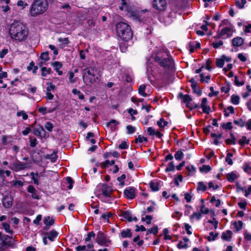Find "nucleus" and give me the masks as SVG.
<instances>
[{
    "instance_id": "c9c22d12",
    "label": "nucleus",
    "mask_w": 251,
    "mask_h": 251,
    "mask_svg": "<svg viewBox=\"0 0 251 251\" xmlns=\"http://www.w3.org/2000/svg\"><path fill=\"white\" fill-rule=\"evenodd\" d=\"M51 66H53L55 71L60 70L63 67L62 63L57 61L52 63Z\"/></svg>"
},
{
    "instance_id": "3c124183",
    "label": "nucleus",
    "mask_w": 251,
    "mask_h": 251,
    "mask_svg": "<svg viewBox=\"0 0 251 251\" xmlns=\"http://www.w3.org/2000/svg\"><path fill=\"white\" fill-rule=\"evenodd\" d=\"M175 157L176 160H180L183 157V153L181 151H177L175 154Z\"/></svg>"
},
{
    "instance_id": "338daca9",
    "label": "nucleus",
    "mask_w": 251,
    "mask_h": 251,
    "mask_svg": "<svg viewBox=\"0 0 251 251\" xmlns=\"http://www.w3.org/2000/svg\"><path fill=\"white\" fill-rule=\"evenodd\" d=\"M126 128L127 130V133L130 134L133 133L136 130L135 127L130 125L127 126Z\"/></svg>"
},
{
    "instance_id": "774afa93",
    "label": "nucleus",
    "mask_w": 251,
    "mask_h": 251,
    "mask_svg": "<svg viewBox=\"0 0 251 251\" xmlns=\"http://www.w3.org/2000/svg\"><path fill=\"white\" fill-rule=\"evenodd\" d=\"M45 127L49 131H51L53 127V125L50 122H46Z\"/></svg>"
},
{
    "instance_id": "1a4fd4ad",
    "label": "nucleus",
    "mask_w": 251,
    "mask_h": 251,
    "mask_svg": "<svg viewBox=\"0 0 251 251\" xmlns=\"http://www.w3.org/2000/svg\"><path fill=\"white\" fill-rule=\"evenodd\" d=\"M28 167V164L16 160L13 163H11L8 168L15 172H18L24 170Z\"/></svg>"
},
{
    "instance_id": "2eb2a0df",
    "label": "nucleus",
    "mask_w": 251,
    "mask_h": 251,
    "mask_svg": "<svg viewBox=\"0 0 251 251\" xmlns=\"http://www.w3.org/2000/svg\"><path fill=\"white\" fill-rule=\"evenodd\" d=\"M27 192L31 194V197L34 199H39L38 191L32 185H29L27 188Z\"/></svg>"
},
{
    "instance_id": "09e8293b",
    "label": "nucleus",
    "mask_w": 251,
    "mask_h": 251,
    "mask_svg": "<svg viewBox=\"0 0 251 251\" xmlns=\"http://www.w3.org/2000/svg\"><path fill=\"white\" fill-rule=\"evenodd\" d=\"M158 233V227L155 226L151 229H149L147 231V234L153 233L155 235Z\"/></svg>"
},
{
    "instance_id": "603ef678",
    "label": "nucleus",
    "mask_w": 251,
    "mask_h": 251,
    "mask_svg": "<svg viewBox=\"0 0 251 251\" xmlns=\"http://www.w3.org/2000/svg\"><path fill=\"white\" fill-rule=\"evenodd\" d=\"M74 73L73 72H69V80L71 83H74L76 82V78H74Z\"/></svg>"
},
{
    "instance_id": "13d9d810",
    "label": "nucleus",
    "mask_w": 251,
    "mask_h": 251,
    "mask_svg": "<svg viewBox=\"0 0 251 251\" xmlns=\"http://www.w3.org/2000/svg\"><path fill=\"white\" fill-rule=\"evenodd\" d=\"M150 188L153 191H157L159 190L158 184L157 183L151 182L150 183Z\"/></svg>"
},
{
    "instance_id": "2f4dec72",
    "label": "nucleus",
    "mask_w": 251,
    "mask_h": 251,
    "mask_svg": "<svg viewBox=\"0 0 251 251\" xmlns=\"http://www.w3.org/2000/svg\"><path fill=\"white\" fill-rule=\"evenodd\" d=\"M168 124V122L165 121L163 118H160L159 120L157 122V126L160 128H164L167 126Z\"/></svg>"
},
{
    "instance_id": "5fc2aeb1",
    "label": "nucleus",
    "mask_w": 251,
    "mask_h": 251,
    "mask_svg": "<svg viewBox=\"0 0 251 251\" xmlns=\"http://www.w3.org/2000/svg\"><path fill=\"white\" fill-rule=\"evenodd\" d=\"M17 116L19 117H22L23 120H26L28 118L27 114L26 113H25L24 111L18 112L17 113Z\"/></svg>"
},
{
    "instance_id": "a18cd8bd",
    "label": "nucleus",
    "mask_w": 251,
    "mask_h": 251,
    "mask_svg": "<svg viewBox=\"0 0 251 251\" xmlns=\"http://www.w3.org/2000/svg\"><path fill=\"white\" fill-rule=\"evenodd\" d=\"M2 226L4 229L5 232L8 233L12 234L13 233V230L10 229V225L6 223H2Z\"/></svg>"
},
{
    "instance_id": "a211bd4d",
    "label": "nucleus",
    "mask_w": 251,
    "mask_h": 251,
    "mask_svg": "<svg viewBox=\"0 0 251 251\" xmlns=\"http://www.w3.org/2000/svg\"><path fill=\"white\" fill-rule=\"evenodd\" d=\"M120 216L123 217L125 220H126L128 222L132 221V218L131 216V213L128 211H121L119 215Z\"/></svg>"
},
{
    "instance_id": "de8ad7c7",
    "label": "nucleus",
    "mask_w": 251,
    "mask_h": 251,
    "mask_svg": "<svg viewBox=\"0 0 251 251\" xmlns=\"http://www.w3.org/2000/svg\"><path fill=\"white\" fill-rule=\"evenodd\" d=\"M218 234H219L218 233L214 234L213 232H211L209 233V236L207 237V239L209 241L215 240L218 236Z\"/></svg>"
},
{
    "instance_id": "9b49d317",
    "label": "nucleus",
    "mask_w": 251,
    "mask_h": 251,
    "mask_svg": "<svg viewBox=\"0 0 251 251\" xmlns=\"http://www.w3.org/2000/svg\"><path fill=\"white\" fill-rule=\"evenodd\" d=\"M96 242L100 245L107 246V244L109 243L110 241L107 238L103 233L99 231L97 235Z\"/></svg>"
},
{
    "instance_id": "412c9836",
    "label": "nucleus",
    "mask_w": 251,
    "mask_h": 251,
    "mask_svg": "<svg viewBox=\"0 0 251 251\" xmlns=\"http://www.w3.org/2000/svg\"><path fill=\"white\" fill-rule=\"evenodd\" d=\"M58 41L61 43H62L60 45L62 48L63 47L68 46L69 44H70L71 42L69 40L68 37L66 38H58Z\"/></svg>"
},
{
    "instance_id": "423d86ee",
    "label": "nucleus",
    "mask_w": 251,
    "mask_h": 251,
    "mask_svg": "<svg viewBox=\"0 0 251 251\" xmlns=\"http://www.w3.org/2000/svg\"><path fill=\"white\" fill-rule=\"evenodd\" d=\"M177 98L181 100L182 103L185 104L187 108H189V110H193L194 108L200 107L199 103L193 102L192 98L188 94L184 95L182 92H179Z\"/></svg>"
},
{
    "instance_id": "4468645a",
    "label": "nucleus",
    "mask_w": 251,
    "mask_h": 251,
    "mask_svg": "<svg viewBox=\"0 0 251 251\" xmlns=\"http://www.w3.org/2000/svg\"><path fill=\"white\" fill-rule=\"evenodd\" d=\"M13 199L10 196H5L2 200V204L6 208H10L13 204Z\"/></svg>"
},
{
    "instance_id": "72a5a7b5",
    "label": "nucleus",
    "mask_w": 251,
    "mask_h": 251,
    "mask_svg": "<svg viewBox=\"0 0 251 251\" xmlns=\"http://www.w3.org/2000/svg\"><path fill=\"white\" fill-rule=\"evenodd\" d=\"M119 124L118 122L116 121L115 120H111L109 122L106 124V125L108 126H110L112 130H114L115 129V126Z\"/></svg>"
},
{
    "instance_id": "4be33fe9",
    "label": "nucleus",
    "mask_w": 251,
    "mask_h": 251,
    "mask_svg": "<svg viewBox=\"0 0 251 251\" xmlns=\"http://www.w3.org/2000/svg\"><path fill=\"white\" fill-rule=\"evenodd\" d=\"M48 237L47 238L51 241L54 240V239L58 235V232L55 230H52L51 231L47 232L46 233Z\"/></svg>"
},
{
    "instance_id": "58836bf2",
    "label": "nucleus",
    "mask_w": 251,
    "mask_h": 251,
    "mask_svg": "<svg viewBox=\"0 0 251 251\" xmlns=\"http://www.w3.org/2000/svg\"><path fill=\"white\" fill-rule=\"evenodd\" d=\"M243 223L241 221L235 222L233 223L234 227L236 229V231H239L243 227Z\"/></svg>"
},
{
    "instance_id": "393cba45",
    "label": "nucleus",
    "mask_w": 251,
    "mask_h": 251,
    "mask_svg": "<svg viewBox=\"0 0 251 251\" xmlns=\"http://www.w3.org/2000/svg\"><path fill=\"white\" fill-rule=\"evenodd\" d=\"M8 183L15 188L21 187L24 185V182L19 180H13Z\"/></svg>"
},
{
    "instance_id": "ea45409f",
    "label": "nucleus",
    "mask_w": 251,
    "mask_h": 251,
    "mask_svg": "<svg viewBox=\"0 0 251 251\" xmlns=\"http://www.w3.org/2000/svg\"><path fill=\"white\" fill-rule=\"evenodd\" d=\"M207 99L206 98H203L201 100V107L202 108V110H210V107L209 106H206L205 104L207 103Z\"/></svg>"
},
{
    "instance_id": "a878e982",
    "label": "nucleus",
    "mask_w": 251,
    "mask_h": 251,
    "mask_svg": "<svg viewBox=\"0 0 251 251\" xmlns=\"http://www.w3.org/2000/svg\"><path fill=\"white\" fill-rule=\"evenodd\" d=\"M231 28L229 27H226L221 29L220 33L221 35L223 36L225 35H227V38L230 37L232 36V34H229V32H230Z\"/></svg>"
},
{
    "instance_id": "7ed1b4c3",
    "label": "nucleus",
    "mask_w": 251,
    "mask_h": 251,
    "mask_svg": "<svg viewBox=\"0 0 251 251\" xmlns=\"http://www.w3.org/2000/svg\"><path fill=\"white\" fill-rule=\"evenodd\" d=\"M116 31L117 35L123 41L128 42L133 37L131 28L127 24L120 22L116 24Z\"/></svg>"
},
{
    "instance_id": "f03ea898",
    "label": "nucleus",
    "mask_w": 251,
    "mask_h": 251,
    "mask_svg": "<svg viewBox=\"0 0 251 251\" xmlns=\"http://www.w3.org/2000/svg\"><path fill=\"white\" fill-rule=\"evenodd\" d=\"M84 83L86 85L99 84L100 81L101 75L95 66L87 67L82 70Z\"/></svg>"
},
{
    "instance_id": "c85d7f7f",
    "label": "nucleus",
    "mask_w": 251,
    "mask_h": 251,
    "mask_svg": "<svg viewBox=\"0 0 251 251\" xmlns=\"http://www.w3.org/2000/svg\"><path fill=\"white\" fill-rule=\"evenodd\" d=\"M146 88V86L145 84L140 85L138 88L139 94L144 97H146L148 95L145 92Z\"/></svg>"
},
{
    "instance_id": "f8f14e48",
    "label": "nucleus",
    "mask_w": 251,
    "mask_h": 251,
    "mask_svg": "<svg viewBox=\"0 0 251 251\" xmlns=\"http://www.w3.org/2000/svg\"><path fill=\"white\" fill-rule=\"evenodd\" d=\"M125 197L129 199H133L135 197V189L134 187H128L124 191Z\"/></svg>"
},
{
    "instance_id": "4c0bfd02",
    "label": "nucleus",
    "mask_w": 251,
    "mask_h": 251,
    "mask_svg": "<svg viewBox=\"0 0 251 251\" xmlns=\"http://www.w3.org/2000/svg\"><path fill=\"white\" fill-rule=\"evenodd\" d=\"M225 64V60L223 58H217L216 60V66L218 68H222L224 67Z\"/></svg>"
},
{
    "instance_id": "cd10ccee",
    "label": "nucleus",
    "mask_w": 251,
    "mask_h": 251,
    "mask_svg": "<svg viewBox=\"0 0 251 251\" xmlns=\"http://www.w3.org/2000/svg\"><path fill=\"white\" fill-rule=\"evenodd\" d=\"M41 75L42 76H46L47 75L51 74L52 73V70L51 68H47L46 67H42L41 69Z\"/></svg>"
},
{
    "instance_id": "bb28decb",
    "label": "nucleus",
    "mask_w": 251,
    "mask_h": 251,
    "mask_svg": "<svg viewBox=\"0 0 251 251\" xmlns=\"http://www.w3.org/2000/svg\"><path fill=\"white\" fill-rule=\"evenodd\" d=\"M191 87L193 90V92L197 94L198 96H201L202 94V90L197 87V83L194 84H191Z\"/></svg>"
},
{
    "instance_id": "bf43d9fd",
    "label": "nucleus",
    "mask_w": 251,
    "mask_h": 251,
    "mask_svg": "<svg viewBox=\"0 0 251 251\" xmlns=\"http://www.w3.org/2000/svg\"><path fill=\"white\" fill-rule=\"evenodd\" d=\"M234 123L240 127H244L245 125V122L241 119L234 120Z\"/></svg>"
},
{
    "instance_id": "8fccbe9b",
    "label": "nucleus",
    "mask_w": 251,
    "mask_h": 251,
    "mask_svg": "<svg viewBox=\"0 0 251 251\" xmlns=\"http://www.w3.org/2000/svg\"><path fill=\"white\" fill-rule=\"evenodd\" d=\"M223 44H224L223 41L222 40H220L218 42H212V43L211 44V45L213 47V48L216 49L219 48L220 46H222L223 45Z\"/></svg>"
},
{
    "instance_id": "052dcab7",
    "label": "nucleus",
    "mask_w": 251,
    "mask_h": 251,
    "mask_svg": "<svg viewBox=\"0 0 251 251\" xmlns=\"http://www.w3.org/2000/svg\"><path fill=\"white\" fill-rule=\"evenodd\" d=\"M222 127L225 129L230 130L232 128V123L230 122L223 124Z\"/></svg>"
},
{
    "instance_id": "0e129e2a",
    "label": "nucleus",
    "mask_w": 251,
    "mask_h": 251,
    "mask_svg": "<svg viewBox=\"0 0 251 251\" xmlns=\"http://www.w3.org/2000/svg\"><path fill=\"white\" fill-rule=\"evenodd\" d=\"M177 246V248L179 249H186L188 247V244L187 243H184L182 241H179Z\"/></svg>"
},
{
    "instance_id": "aec40b11",
    "label": "nucleus",
    "mask_w": 251,
    "mask_h": 251,
    "mask_svg": "<svg viewBox=\"0 0 251 251\" xmlns=\"http://www.w3.org/2000/svg\"><path fill=\"white\" fill-rule=\"evenodd\" d=\"M131 6L126 2V0H121V5L119 6V9L121 11L125 10L126 12L128 10L127 8Z\"/></svg>"
},
{
    "instance_id": "20e7f679",
    "label": "nucleus",
    "mask_w": 251,
    "mask_h": 251,
    "mask_svg": "<svg viewBox=\"0 0 251 251\" xmlns=\"http://www.w3.org/2000/svg\"><path fill=\"white\" fill-rule=\"evenodd\" d=\"M48 0H34L29 8V13L31 17H35L43 14L48 9Z\"/></svg>"
},
{
    "instance_id": "e433bc0d",
    "label": "nucleus",
    "mask_w": 251,
    "mask_h": 251,
    "mask_svg": "<svg viewBox=\"0 0 251 251\" xmlns=\"http://www.w3.org/2000/svg\"><path fill=\"white\" fill-rule=\"evenodd\" d=\"M240 97L238 95L233 94L231 97V101L233 104L237 105L239 103Z\"/></svg>"
},
{
    "instance_id": "69168bd1",
    "label": "nucleus",
    "mask_w": 251,
    "mask_h": 251,
    "mask_svg": "<svg viewBox=\"0 0 251 251\" xmlns=\"http://www.w3.org/2000/svg\"><path fill=\"white\" fill-rule=\"evenodd\" d=\"M211 63L212 61L210 58H208L206 60L205 63V68L209 71H211L212 70V67L211 66Z\"/></svg>"
},
{
    "instance_id": "473e14b6",
    "label": "nucleus",
    "mask_w": 251,
    "mask_h": 251,
    "mask_svg": "<svg viewBox=\"0 0 251 251\" xmlns=\"http://www.w3.org/2000/svg\"><path fill=\"white\" fill-rule=\"evenodd\" d=\"M226 86H222L221 87V91L222 92H225L226 94L228 93L230 89V83L229 81L226 80Z\"/></svg>"
},
{
    "instance_id": "39448f33",
    "label": "nucleus",
    "mask_w": 251,
    "mask_h": 251,
    "mask_svg": "<svg viewBox=\"0 0 251 251\" xmlns=\"http://www.w3.org/2000/svg\"><path fill=\"white\" fill-rule=\"evenodd\" d=\"M128 10L126 11V15L129 17L132 18L134 20L139 22L140 23H144L146 20L145 17H142V14L148 12V10L146 9L139 11L137 9L136 7L134 5L127 8Z\"/></svg>"
},
{
    "instance_id": "4d7b16f0",
    "label": "nucleus",
    "mask_w": 251,
    "mask_h": 251,
    "mask_svg": "<svg viewBox=\"0 0 251 251\" xmlns=\"http://www.w3.org/2000/svg\"><path fill=\"white\" fill-rule=\"evenodd\" d=\"M175 170V165L173 162H171L168 164V167L166 168L165 171L167 172L173 171Z\"/></svg>"
},
{
    "instance_id": "864d4df0",
    "label": "nucleus",
    "mask_w": 251,
    "mask_h": 251,
    "mask_svg": "<svg viewBox=\"0 0 251 251\" xmlns=\"http://www.w3.org/2000/svg\"><path fill=\"white\" fill-rule=\"evenodd\" d=\"M239 144L241 146H244L245 144H248L249 140H247L246 136H243L238 141Z\"/></svg>"
},
{
    "instance_id": "7c9ffc66",
    "label": "nucleus",
    "mask_w": 251,
    "mask_h": 251,
    "mask_svg": "<svg viewBox=\"0 0 251 251\" xmlns=\"http://www.w3.org/2000/svg\"><path fill=\"white\" fill-rule=\"evenodd\" d=\"M128 42L124 41L123 42L120 43L119 47L121 51L122 52H126L127 51L128 45Z\"/></svg>"
},
{
    "instance_id": "c756f323",
    "label": "nucleus",
    "mask_w": 251,
    "mask_h": 251,
    "mask_svg": "<svg viewBox=\"0 0 251 251\" xmlns=\"http://www.w3.org/2000/svg\"><path fill=\"white\" fill-rule=\"evenodd\" d=\"M121 235L122 238L131 237L132 236V233L131 230L129 229H126L124 230L121 232Z\"/></svg>"
},
{
    "instance_id": "49530a36",
    "label": "nucleus",
    "mask_w": 251,
    "mask_h": 251,
    "mask_svg": "<svg viewBox=\"0 0 251 251\" xmlns=\"http://www.w3.org/2000/svg\"><path fill=\"white\" fill-rule=\"evenodd\" d=\"M47 84L48 85V87H47V91H54L56 89L55 86L53 85L51 82H49Z\"/></svg>"
},
{
    "instance_id": "5701e85b",
    "label": "nucleus",
    "mask_w": 251,
    "mask_h": 251,
    "mask_svg": "<svg viewBox=\"0 0 251 251\" xmlns=\"http://www.w3.org/2000/svg\"><path fill=\"white\" fill-rule=\"evenodd\" d=\"M44 223L46 226H50L54 224V220L52 217L47 216L44 218Z\"/></svg>"
},
{
    "instance_id": "c03bdc74",
    "label": "nucleus",
    "mask_w": 251,
    "mask_h": 251,
    "mask_svg": "<svg viewBox=\"0 0 251 251\" xmlns=\"http://www.w3.org/2000/svg\"><path fill=\"white\" fill-rule=\"evenodd\" d=\"M233 156L232 153L230 152H228L226 154V162L228 163V164L230 165H232L233 164V161L231 159V157Z\"/></svg>"
},
{
    "instance_id": "6e6d98bb",
    "label": "nucleus",
    "mask_w": 251,
    "mask_h": 251,
    "mask_svg": "<svg viewBox=\"0 0 251 251\" xmlns=\"http://www.w3.org/2000/svg\"><path fill=\"white\" fill-rule=\"evenodd\" d=\"M201 217V214L200 213L194 212L190 217L191 220L196 219L197 220H199Z\"/></svg>"
},
{
    "instance_id": "f704fd0d",
    "label": "nucleus",
    "mask_w": 251,
    "mask_h": 251,
    "mask_svg": "<svg viewBox=\"0 0 251 251\" xmlns=\"http://www.w3.org/2000/svg\"><path fill=\"white\" fill-rule=\"evenodd\" d=\"M246 0H236L235 5L239 9H243L244 7V5L246 3Z\"/></svg>"
},
{
    "instance_id": "ddd939ff",
    "label": "nucleus",
    "mask_w": 251,
    "mask_h": 251,
    "mask_svg": "<svg viewBox=\"0 0 251 251\" xmlns=\"http://www.w3.org/2000/svg\"><path fill=\"white\" fill-rule=\"evenodd\" d=\"M131 100L132 102L134 103L138 107L140 105V104L141 103L142 110H150V106H146L143 104V99H139L135 97H132L131 98Z\"/></svg>"
},
{
    "instance_id": "e2e57ef3",
    "label": "nucleus",
    "mask_w": 251,
    "mask_h": 251,
    "mask_svg": "<svg viewBox=\"0 0 251 251\" xmlns=\"http://www.w3.org/2000/svg\"><path fill=\"white\" fill-rule=\"evenodd\" d=\"M145 28H146V31H145V33H146L147 35L151 34L152 33V31L153 30V28L152 26L147 25V27L145 25L144 26Z\"/></svg>"
},
{
    "instance_id": "6e6552de",
    "label": "nucleus",
    "mask_w": 251,
    "mask_h": 251,
    "mask_svg": "<svg viewBox=\"0 0 251 251\" xmlns=\"http://www.w3.org/2000/svg\"><path fill=\"white\" fill-rule=\"evenodd\" d=\"M152 7L159 12H163L167 7V0H152Z\"/></svg>"
},
{
    "instance_id": "f3484780",
    "label": "nucleus",
    "mask_w": 251,
    "mask_h": 251,
    "mask_svg": "<svg viewBox=\"0 0 251 251\" xmlns=\"http://www.w3.org/2000/svg\"><path fill=\"white\" fill-rule=\"evenodd\" d=\"M244 43V40L240 37H236L232 40V45L233 47H240Z\"/></svg>"
},
{
    "instance_id": "9d476101",
    "label": "nucleus",
    "mask_w": 251,
    "mask_h": 251,
    "mask_svg": "<svg viewBox=\"0 0 251 251\" xmlns=\"http://www.w3.org/2000/svg\"><path fill=\"white\" fill-rule=\"evenodd\" d=\"M10 238V237L9 236L2 234L0 232V251L5 250L10 245V242L8 241Z\"/></svg>"
},
{
    "instance_id": "dca6fc26",
    "label": "nucleus",
    "mask_w": 251,
    "mask_h": 251,
    "mask_svg": "<svg viewBox=\"0 0 251 251\" xmlns=\"http://www.w3.org/2000/svg\"><path fill=\"white\" fill-rule=\"evenodd\" d=\"M101 191L102 194L106 197H110L112 193V189L111 187L105 184H103L101 187Z\"/></svg>"
},
{
    "instance_id": "a19ab883",
    "label": "nucleus",
    "mask_w": 251,
    "mask_h": 251,
    "mask_svg": "<svg viewBox=\"0 0 251 251\" xmlns=\"http://www.w3.org/2000/svg\"><path fill=\"white\" fill-rule=\"evenodd\" d=\"M207 187L203 182H199L198 183L197 190L204 192L206 190Z\"/></svg>"
},
{
    "instance_id": "6ab92c4d",
    "label": "nucleus",
    "mask_w": 251,
    "mask_h": 251,
    "mask_svg": "<svg viewBox=\"0 0 251 251\" xmlns=\"http://www.w3.org/2000/svg\"><path fill=\"white\" fill-rule=\"evenodd\" d=\"M232 232L228 230L225 232H223L222 234L221 238L223 240L226 241H229L232 237Z\"/></svg>"
},
{
    "instance_id": "37998d69",
    "label": "nucleus",
    "mask_w": 251,
    "mask_h": 251,
    "mask_svg": "<svg viewBox=\"0 0 251 251\" xmlns=\"http://www.w3.org/2000/svg\"><path fill=\"white\" fill-rule=\"evenodd\" d=\"M40 58L41 59L44 60L45 61H48L50 60L49 52L45 51L41 53Z\"/></svg>"
},
{
    "instance_id": "0eeeda50",
    "label": "nucleus",
    "mask_w": 251,
    "mask_h": 251,
    "mask_svg": "<svg viewBox=\"0 0 251 251\" xmlns=\"http://www.w3.org/2000/svg\"><path fill=\"white\" fill-rule=\"evenodd\" d=\"M154 61L161 67L168 70H173L174 68V62L172 57L163 58L162 56L156 55L154 58Z\"/></svg>"
},
{
    "instance_id": "b1692460",
    "label": "nucleus",
    "mask_w": 251,
    "mask_h": 251,
    "mask_svg": "<svg viewBox=\"0 0 251 251\" xmlns=\"http://www.w3.org/2000/svg\"><path fill=\"white\" fill-rule=\"evenodd\" d=\"M38 67L37 66H35V63L33 61H32L29 65L27 67V70L28 71H30L32 70L33 74H35L36 73L37 70H38Z\"/></svg>"
},
{
    "instance_id": "680f3d73",
    "label": "nucleus",
    "mask_w": 251,
    "mask_h": 251,
    "mask_svg": "<svg viewBox=\"0 0 251 251\" xmlns=\"http://www.w3.org/2000/svg\"><path fill=\"white\" fill-rule=\"evenodd\" d=\"M148 139L146 137L139 135L135 139V142L142 143L143 142H147Z\"/></svg>"
},
{
    "instance_id": "f257e3e1",
    "label": "nucleus",
    "mask_w": 251,
    "mask_h": 251,
    "mask_svg": "<svg viewBox=\"0 0 251 251\" xmlns=\"http://www.w3.org/2000/svg\"><path fill=\"white\" fill-rule=\"evenodd\" d=\"M9 34L11 39L22 42L26 40L28 34V30L21 22L15 21L10 26Z\"/></svg>"
},
{
    "instance_id": "79ce46f5",
    "label": "nucleus",
    "mask_w": 251,
    "mask_h": 251,
    "mask_svg": "<svg viewBox=\"0 0 251 251\" xmlns=\"http://www.w3.org/2000/svg\"><path fill=\"white\" fill-rule=\"evenodd\" d=\"M226 178L229 181L232 182L237 178V176L234 173H231L226 175Z\"/></svg>"
}]
</instances>
